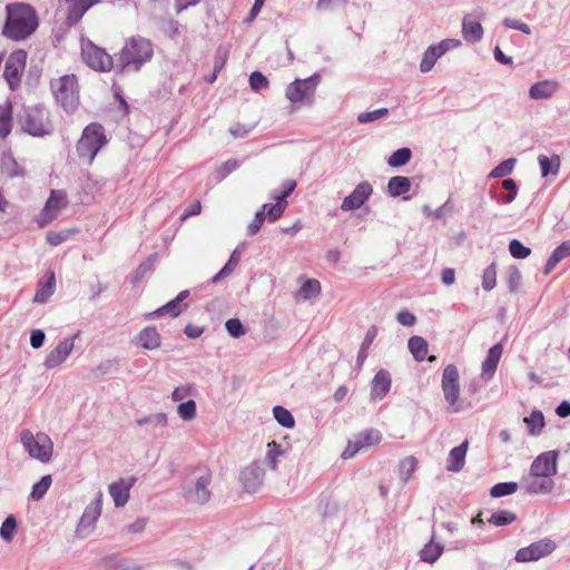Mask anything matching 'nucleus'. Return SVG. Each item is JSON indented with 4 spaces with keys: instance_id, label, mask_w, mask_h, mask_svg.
Wrapping results in <instances>:
<instances>
[{
    "instance_id": "nucleus-40",
    "label": "nucleus",
    "mask_w": 570,
    "mask_h": 570,
    "mask_svg": "<svg viewBox=\"0 0 570 570\" xmlns=\"http://www.w3.org/2000/svg\"><path fill=\"white\" fill-rule=\"evenodd\" d=\"M284 454L281 445L276 441H271L267 443V451L265 455V462L269 466L271 470L277 469L278 458Z\"/></svg>"
},
{
    "instance_id": "nucleus-9",
    "label": "nucleus",
    "mask_w": 570,
    "mask_h": 570,
    "mask_svg": "<svg viewBox=\"0 0 570 570\" xmlns=\"http://www.w3.org/2000/svg\"><path fill=\"white\" fill-rule=\"evenodd\" d=\"M102 497V492L99 491L95 499L85 508V511L76 529V534L78 538L85 539L94 532L96 522L101 515Z\"/></svg>"
},
{
    "instance_id": "nucleus-21",
    "label": "nucleus",
    "mask_w": 570,
    "mask_h": 570,
    "mask_svg": "<svg viewBox=\"0 0 570 570\" xmlns=\"http://www.w3.org/2000/svg\"><path fill=\"white\" fill-rule=\"evenodd\" d=\"M520 487L529 494H547L552 491L554 481L552 478H543L529 472L522 478Z\"/></svg>"
},
{
    "instance_id": "nucleus-1",
    "label": "nucleus",
    "mask_w": 570,
    "mask_h": 570,
    "mask_svg": "<svg viewBox=\"0 0 570 570\" xmlns=\"http://www.w3.org/2000/svg\"><path fill=\"white\" fill-rule=\"evenodd\" d=\"M7 20L3 35L12 40L20 41L32 35L38 27V17L35 9L27 3H9L6 7Z\"/></svg>"
},
{
    "instance_id": "nucleus-3",
    "label": "nucleus",
    "mask_w": 570,
    "mask_h": 570,
    "mask_svg": "<svg viewBox=\"0 0 570 570\" xmlns=\"http://www.w3.org/2000/svg\"><path fill=\"white\" fill-rule=\"evenodd\" d=\"M19 122L24 132L35 137L49 135L53 130L49 111L42 106L24 108L19 115Z\"/></svg>"
},
{
    "instance_id": "nucleus-25",
    "label": "nucleus",
    "mask_w": 570,
    "mask_h": 570,
    "mask_svg": "<svg viewBox=\"0 0 570 570\" xmlns=\"http://www.w3.org/2000/svg\"><path fill=\"white\" fill-rule=\"evenodd\" d=\"M502 352L503 348L501 344H495L489 350L488 355L482 363V377L485 381H489L494 375L499 361L502 356Z\"/></svg>"
},
{
    "instance_id": "nucleus-16",
    "label": "nucleus",
    "mask_w": 570,
    "mask_h": 570,
    "mask_svg": "<svg viewBox=\"0 0 570 570\" xmlns=\"http://www.w3.org/2000/svg\"><path fill=\"white\" fill-rule=\"evenodd\" d=\"M26 60L27 53L23 50H17L8 57L3 73L11 89L20 82Z\"/></svg>"
},
{
    "instance_id": "nucleus-10",
    "label": "nucleus",
    "mask_w": 570,
    "mask_h": 570,
    "mask_svg": "<svg viewBox=\"0 0 570 570\" xmlns=\"http://www.w3.org/2000/svg\"><path fill=\"white\" fill-rule=\"evenodd\" d=\"M442 391L444 399L450 406L452 412H460L462 406L459 403L460 396V384H459V371L453 365H448L442 374Z\"/></svg>"
},
{
    "instance_id": "nucleus-30",
    "label": "nucleus",
    "mask_w": 570,
    "mask_h": 570,
    "mask_svg": "<svg viewBox=\"0 0 570 570\" xmlns=\"http://www.w3.org/2000/svg\"><path fill=\"white\" fill-rule=\"evenodd\" d=\"M570 256V239L562 242L550 255L544 267V274L548 275L562 259Z\"/></svg>"
},
{
    "instance_id": "nucleus-13",
    "label": "nucleus",
    "mask_w": 570,
    "mask_h": 570,
    "mask_svg": "<svg viewBox=\"0 0 570 570\" xmlns=\"http://www.w3.org/2000/svg\"><path fill=\"white\" fill-rule=\"evenodd\" d=\"M68 204L67 195L62 190H51L43 209L37 217V223L40 227L46 226L53 220L58 214L66 208Z\"/></svg>"
},
{
    "instance_id": "nucleus-12",
    "label": "nucleus",
    "mask_w": 570,
    "mask_h": 570,
    "mask_svg": "<svg viewBox=\"0 0 570 570\" xmlns=\"http://www.w3.org/2000/svg\"><path fill=\"white\" fill-rule=\"evenodd\" d=\"M81 53L85 62L95 70L109 71L114 67L112 58L90 41L82 43Z\"/></svg>"
},
{
    "instance_id": "nucleus-39",
    "label": "nucleus",
    "mask_w": 570,
    "mask_h": 570,
    "mask_svg": "<svg viewBox=\"0 0 570 570\" xmlns=\"http://www.w3.org/2000/svg\"><path fill=\"white\" fill-rule=\"evenodd\" d=\"M417 460L414 456H406L399 464V475L403 483L409 482L416 470Z\"/></svg>"
},
{
    "instance_id": "nucleus-58",
    "label": "nucleus",
    "mask_w": 570,
    "mask_h": 570,
    "mask_svg": "<svg viewBox=\"0 0 570 570\" xmlns=\"http://www.w3.org/2000/svg\"><path fill=\"white\" fill-rule=\"evenodd\" d=\"M502 187L508 190V194L503 195L501 197V202L504 204L512 203L515 199L517 194H518V188H517L515 181L511 178L504 179L502 181Z\"/></svg>"
},
{
    "instance_id": "nucleus-44",
    "label": "nucleus",
    "mask_w": 570,
    "mask_h": 570,
    "mask_svg": "<svg viewBox=\"0 0 570 570\" xmlns=\"http://www.w3.org/2000/svg\"><path fill=\"white\" fill-rule=\"evenodd\" d=\"M412 151L410 148L403 147L395 150L387 159V164L391 167H401L410 161Z\"/></svg>"
},
{
    "instance_id": "nucleus-61",
    "label": "nucleus",
    "mask_w": 570,
    "mask_h": 570,
    "mask_svg": "<svg viewBox=\"0 0 570 570\" xmlns=\"http://www.w3.org/2000/svg\"><path fill=\"white\" fill-rule=\"evenodd\" d=\"M503 24L507 27V28H510V29H514V30H519L525 35H530L531 33V29L530 27L524 23V22H521L517 19H513V18H505L503 19Z\"/></svg>"
},
{
    "instance_id": "nucleus-41",
    "label": "nucleus",
    "mask_w": 570,
    "mask_h": 570,
    "mask_svg": "<svg viewBox=\"0 0 570 570\" xmlns=\"http://www.w3.org/2000/svg\"><path fill=\"white\" fill-rule=\"evenodd\" d=\"M273 414L275 420L279 425L286 429H292L295 425V419L293 414L285 407L281 405H276L273 409Z\"/></svg>"
},
{
    "instance_id": "nucleus-27",
    "label": "nucleus",
    "mask_w": 570,
    "mask_h": 570,
    "mask_svg": "<svg viewBox=\"0 0 570 570\" xmlns=\"http://www.w3.org/2000/svg\"><path fill=\"white\" fill-rule=\"evenodd\" d=\"M468 441H464L459 446L453 448L448 456V471L459 472L463 469L465 463V455L468 451Z\"/></svg>"
},
{
    "instance_id": "nucleus-33",
    "label": "nucleus",
    "mask_w": 570,
    "mask_h": 570,
    "mask_svg": "<svg viewBox=\"0 0 570 570\" xmlns=\"http://www.w3.org/2000/svg\"><path fill=\"white\" fill-rule=\"evenodd\" d=\"M186 307H187V305H181L174 298L170 302H168L167 304H165L164 306L157 308L156 311L146 314L145 317L147 320H153V318L161 317L166 314H169L173 317H177Z\"/></svg>"
},
{
    "instance_id": "nucleus-62",
    "label": "nucleus",
    "mask_w": 570,
    "mask_h": 570,
    "mask_svg": "<svg viewBox=\"0 0 570 570\" xmlns=\"http://www.w3.org/2000/svg\"><path fill=\"white\" fill-rule=\"evenodd\" d=\"M194 392V387L191 385H183L176 387L171 393V399L174 401H183L187 396L191 395Z\"/></svg>"
},
{
    "instance_id": "nucleus-4",
    "label": "nucleus",
    "mask_w": 570,
    "mask_h": 570,
    "mask_svg": "<svg viewBox=\"0 0 570 570\" xmlns=\"http://www.w3.org/2000/svg\"><path fill=\"white\" fill-rule=\"evenodd\" d=\"M51 90L66 112H73L79 105L78 81L75 75H65L51 81Z\"/></svg>"
},
{
    "instance_id": "nucleus-22",
    "label": "nucleus",
    "mask_w": 570,
    "mask_h": 570,
    "mask_svg": "<svg viewBox=\"0 0 570 570\" xmlns=\"http://www.w3.org/2000/svg\"><path fill=\"white\" fill-rule=\"evenodd\" d=\"M264 470L257 462H253L240 472V482L247 492H256L264 482Z\"/></svg>"
},
{
    "instance_id": "nucleus-31",
    "label": "nucleus",
    "mask_w": 570,
    "mask_h": 570,
    "mask_svg": "<svg viewBox=\"0 0 570 570\" xmlns=\"http://www.w3.org/2000/svg\"><path fill=\"white\" fill-rule=\"evenodd\" d=\"M444 547L443 544L435 542L432 537L430 542H428L420 551V559L426 563H434L443 553Z\"/></svg>"
},
{
    "instance_id": "nucleus-8",
    "label": "nucleus",
    "mask_w": 570,
    "mask_h": 570,
    "mask_svg": "<svg viewBox=\"0 0 570 570\" xmlns=\"http://www.w3.org/2000/svg\"><path fill=\"white\" fill-rule=\"evenodd\" d=\"M320 82L321 75L317 72L305 79H295L286 87L285 96L292 104L311 105Z\"/></svg>"
},
{
    "instance_id": "nucleus-34",
    "label": "nucleus",
    "mask_w": 570,
    "mask_h": 570,
    "mask_svg": "<svg viewBox=\"0 0 570 570\" xmlns=\"http://www.w3.org/2000/svg\"><path fill=\"white\" fill-rule=\"evenodd\" d=\"M55 289H56V278H55V274L51 272L46 282L39 283L38 289L33 297V302L46 303L48 301V298L55 293Z\"/></svg>"
},
{
    "instance_id": "nucleus-38",
    "label": "nucleus",
    "mask_w": 570,
    "mask_h": 570,
    "mask_svg": "<svg viewBox=\"0 0 570 570\" xmlns=\"http://www.w3.org/2000/svg\"><path fill=\"white\" fill-rule=\"evenodd\" d=\"M524 423L531 435H538L544 426V416L542 412L533 411L529 416L524 417Z\"/></svg>"
},
{
    "instance_id": "nucleus-28",
    "label": "nucleus",
    "mask_w": 570,
    "mask_h": 570,
    "mask_svg": "<svg viewBox=\"0 0 570 570\" xmlns=\"http://www.w3.org/2000/svg\"><path fill=\"white\" fill-rule=\"evenodd\" d=\"M99 0H73L68 10V21L71 24H76L82 16Z\"/></svg>"
},
{
    "instance_id": "nucleus-19",
    "label": "nucleus",
    "mask_w": 570,
    "mask_h": 570,
    "mask_svg": "<svg viewBox=\"0 0 570 570\" xmlns=\"http://www.w3.org/2000/svg\"><path fill=\"white\" fill-rule=\"evenodd\" d=\"M135 476L121 478L108 485V492L116 508H122L130 498V490L135 485Z\"/></svg>"
},
{
    "instance_id": "nucleus-37",
    "label": "nucleus",
    "mask_w": 570,
    "mask_h": 570,
    "mask_svg": "<svg viewBox=\"0 0 570 570\" xmlns=\"http://www.w3.org/2000/svg\"><path fill=\"white\" fill-rule=\"evenodd\" d=\"M538 161L540 165L541 176L547 177L549 174L557 175L560 168V157L554 155L549 158L546 155H540L538 157Z\"/></svg>"
},
{
    "instance_id": "nucleus-26",
    "label": "nucleus",
    "mask_w": 570,
    "mask_h": 570,
    "mask_svg": "<svg viewBox=\"0 0 570 570\" xmlns=\"http://www.w3.org/2000/svg\"><path fill=\"white\" fill-rule=\"evenodd\" d=\"M136 344L145 350H156L161 345V336L154 326H147L136 336Z\"/></svg>"
},
{
    "instance_id": "nucleus-63",
    "label": "nucleus",
    "mask_w": 570,
    "mask_h": 570,
    "mask_svg": "<svg viewBox=\"0 0 570 570\" xmlns=\"http://www.w3.org/2000/svg\"><path fill=\"white\" fill-rule=\"evenodd\" d=\"M46 340L45 332L42 330H32L30 334V345L33 348H40Z\"/></svg>"
},
{
    "instance_id": "nucleus-55",
    "label": "nucleus",
    "mask_w": 570,
    "mask_h": 570,
    "mask_svg": "<svg viewBox=\"0 0 570 570\" xmlns=\"http://www.w3.org/2000/svg\"><path fill=\"white\" fill-rule=\"evenodd\" d=\"M249 86L254 91H259L268 88L269 81L262 72L253 71L249 76Z\"/></svg>"
},
{
    "instance_id": "nucleus-53",
    "label": "nucleus",
    "mask_w": 570,
    "mask_h": 570,
    "mask_svg": "<svg viewBox=\"0 0 570 570\" xmlns=\"http://www.w3.org/2000/svg\"><path fill=\"white\" fill-rule=\"evenodd\" d=\"M510 254L518 259L527 258L531 254V249L525 247L520 240L512 239L509 244Z\"/></svg>"
},
{
    "instance_id": "nucleus-54",
    "label": "nucleus",
    "mask_w": 570,
    "mask_h": 570,
    "mask_svg": "<svg viewBox=\"0 0 570 570\" xmlns=\"http://www.w3.org/2000/svg\"><path fill=\"white\" fill-rule=\"evenodd\" d=\"M387 114H389L387 108H380V109H375L373 111L361 112L357 116V121L360 124L373 122L380 118L385 117Z\"/></svg>"
},
{
    "instance_id": "nucleus-50",
    "label": "nucleus",
    "mask_w": 570,
    "mask_h": 570,
    "mask_svg": "<svg viewBox=\"0 0 570 570\" xmlns=\"http://www.w3.org/2000/svg\"><path fill=\"white\" fill-rule=\"evenodd\" d=\"M377 335V328L376 326H371L367 332H366V335L364 337V341L361 345V350L358 352V355H357V362L360 364H362L366 357V351L368 350V347L371 346V344L373 343V341L375 340Z\"/></svg>"
},
{
    "instance_id": "nucleus-47",
    "label": "nucleus",
    "mask_w": 570,
    "mask_h": 570,
    "mask_svg": "<svg viewBox=\"0 0 570 570\" xmlns=\"http://www.w3.org/2000/svg\"><path fill=\"white\" fill-rule=\"evenodd\" d=\"M515 519L517 517L513 512L508 510H500L492 513L491 518L489 519V522L497 527H503L511 524Z\"/></svg>"
},
{
    "instance_id": "nucleus-45",
    "label": "nucleus",
    "mask_w": 570,
    "mask_h": 570,
    "mask_svg": "<svg viewBox=\"0 0 570 570\" xmlns=\"http://www.w3.org/2000/svg\"><path fill=\"white\" fill-rule=\"evenodd\" d=\"M238 262H239V257L237 255V252L234 250L233 254L230 255L228 262L224 265V267L212 278V282L213 283H218L219 281H222L223 278L227 277L228 275H230L234 269L236 268V266L238 265Z\"/></svg>"
},
{
    "instance_id": "nucleus-48",
    "label": "nucleus",
    "mask_w": 570,
    "mask_h": 570,
    "mask_svg": "<svg viewBox=\"0 0 570 570\" xmlns=\"http://www.w3.org/2000/svg\"><path fill=\"white\" fill-rule=\"evenodd\" d=\"M51 475H45L40 479L39 482H37L36 484H33L32 487V491H31V498L36 501L40 500L43 498V495L47 493V491L49 490L50 485H51Z\"/></svg>"
},
{
    "instance_id": "nucleus-18",
    "label": "nucleus",
    "mask_w": 570,
    "mask_h": 570,
    "mask_svg": "<svg viewBox=\"0 0 570 570\" xmlns=\"http://www.w3.org/2000/svg\"><path fill=\"white\" fill-rule=\"evenodd\" d=\"M373 194V187L368 181H362L346 196L342 204L343 212H350L361 208Z\"/></svg>"
},
{
    "instance_id": "nucleus-32",
    "label": "nucleus",
    "mask_w": 570,
    "mask_h": 570,
    "mask_svg": "<svg viewBox=\"0 0 570 570\" xmlns=\"http://www.w3.org/2000/svg\"><path fill=\"white\" fill-rule=\"evenodd\" d=\"M272 198L275 200V203L264 204L262 208L267 214V219L273 223L282 217L288 203L287 200L283 199V197H277L275 194L272 195Z\"/></svg>"
},
{
    "instance_id": "nucleus-52",
    "label": "nucleus",
    "mask_w": 570,
    "mask_h": 570,
    "mask_svg": "<svg viewBox=\"0 0 570 570\" xmlns=\"http://www.w3.org/2000/svg\"><path fill=\"white\" fill-rule=\"evenodd\" d=\"M177 413L184 421H190L196 416V403L194 400L181 402L177 406Z\"/></svg>"
},
{
    "instance_id": "nucleus-2",
    "label": "nucleus",
    "mask_w": 570,
    "mask_h": 570,
    "mask_svg": "<svg viewBox=\"0 0 570 570\" xmlns=\"http://www.w3.org/2000/svg\"><path fill=\"white\" fill-rule=\"evenodd\" d=\"M153 56L154 46L151 41L140 36H134L125 42L115 68L118 71L125 69L138 71L146 62L150 61Z\"/></svg>"
},
{
    "instance_id": "nucleus-24",
    "label": "nucleus",
    "mask_w": 570,
    "mask_h": 570,
    "mask_svg": "<svg viewBox=\"0 0 570 570\" xmlns=\"http://www.w3.org/2000/svg\"><path fill=\"white\" fill-rule=\"evenodd\" d=\"M560 88L556 79H546L533 83L529 89V97L532 100H543L553 97Z\"/></svg>"
},
{
    "instance_id": "nucleus-29",
    "label": "nucleus",
    "mask_w": 570,
    "mask_h": 570,
    "mask_svg": "<svg viewBox=\"0 0 570 570\" xmlns=\"http://www.w3.org/2000/svg\"><path fill=\"white\" fill-rule=\"evenodd\" d=\"M410 189L411 179L406 176L391 177L386 186V193L394 198L406 194Z\"/></svg>"
},
{
    "instance_id": "nucleus-56",
    "label": "nucleus",
    "mask_w": 570,
    "mask_h": 570,
    "mask_svg": "<svg viewBox=\"0 0 570 570\" xmlns=\"http://www.w3.org/2000/svg\"><path fill=\"white\" fill-rule=\"evenodd\" d=\"M521 273L515 266H510L507 273V282L510 292H517L521 285Z\"/></svg>"
},
{
    "instance_id": "nucleus-7",
    "label": "nucleus",
    "mask_w": 570,
    "mask_h": 570,
    "mask_svg": "<svg viewBox=\"0 0 570 570\" xmlns=\"http://www.w3.org/2000/svg\"><path fill=\"white\" fill-rule=\"evenodd\" d=\"M212 473L207 470L187 479L183 484V495L186 501L195 504H205L210 500L209 485Z\"/></svg>"
},
{
    "instance_id": "nucleus-11",
    "label": "nucleus",
    "mask_w": 570,
    "mask_h": 570,
    "mask_svg": "<svg viewBox=\"0 0 570 570\" xmlns=\"http://www.w3.org/2000/svg\"><path fill=\"white\" fill-rule=\"evenodd\" d=\"M382 440V434L379 430H365L351 440L346 449L342 453L343 459H352L358 452L364 451L371 446L379 444Z\"/></svg>"
},
{
    "instance_id": "nucleus-14",
    "label": "nucleus",
    "mask_w": 570,
    "mask_h": 570,
    "mask_svg": "<svg viewBox=\"0 0 570 570\" xmlns=\"http://www.w3.org/2000/svg\"><path fill=\"white\" fill-rule=\"evenodd\" d=\"M77 337L78 334H75L73 336L66 337L59 341L58 344L55 347H52L46 355L43 366L47 370H52L63 364L71 355L75 348V341Z\"/></svg>"
},
{
    "instance_id": "nucleus-36",
    "label": "nucleus",
    "mask_w": 570,
    "mask_h": 570,
    "mask_svg": "<svg viewBox=\"0 0 570 570\" xmlns=\"http://www.w3.org/2000/svg\"><path fill=\"white\" fill-rule=\"evenodd\" d=\"M444 53L441 52V49L438 47V45H432L428 47V49L424 51L421 63H420V70L423 73H426L431 71L438 61L439 58H441Z\"/></svg>"
},
{
    "instance_id": "nucleus-23",
    "label": "nucleus",
    "mask_w": 570,
    "mask_h": 570,
    "mask_svg": "<svg viewBox=\"0 0 570 570\" xmlns=\"http://www.w3.org/2000/svg\"><path fill=\"white\" fill-rule=\"evenodd\" d=\"M391 375L386 370H380L371 382V401H379L385 397L391 389Z\"/></svg>"
},
{
    "instance_id": "nucleus-46",
    "label": "nucleus",
    "mask_w": 570,
    "mask_h": 570,
    "mask_svg": "<svg viewBox=\"0 0 570 570\" xmlns=\"http://www.w3.org/2000/svg\"><path fill=\"white\" fill-rule=\"evenodd\" d=\"M519 489L517 482H502L494 484L490 490V495L493 498H501L504 495L513 494Z\"/></svg>"
},
{
    "instance_id": "nucleus-20",
    "label": "nucleus",
    "mask_w": 570,
    "mask_h": 570,
    "mask_svg": "<svg viewBox=\"0 0 570 570\" xmlns=\"http://www.w3.org/2000/svg\"><path fill=\"white\" fill-rule=\"evenodd\" d=\"M557 451H548L538 455L530 466V472L543 478H552L557 473Z\"/></svg>"
},
{
    "instance_id": "nucleus-35",
    "label": "nucleus",
    "mask_w": 570,
    "mask_h": 570,
    "mask_svg": "<svg viewBox=\"0 0 570 570\" xmlns=\"http://www.w3.org/2000/svg\"><path fill=\"white\" fill-rule=\"evenodd\" d=\"M407 346L415 361L422 362L426 358L429 344L422 336H412Z\"/></svg>"
},
{
    "instance_id": "nucleus-64",
    "label": "nucleus",
    "mask_w": 570,
    "mask_h": 570,
    "mask_svg": "<svg viewBox=\"0 0 570 570\" xmlns=\"http://www.w3.org/2000/svg\"><path fill=\"white\" fill-rule=\"evenodd\" d=\"M147 525V519L146 518H138L132 523L126 525V531L128 533H140L146 529Z\"/></svg>"
},
{
    "instance_id": "nucleus-60",
    "label": "nucleus",
    "mask_w": 570,
    "mask_h": 570,
    "mask_svg": "<svg viewBox=\"0 0 570 570\" xmlns=\"http://www.w3.org/2000/svg\"><path fill=\"white\" fill-rule=\"evenodd\" d=\"M70 230L49 232L47 234V242L52 246H58L68 239Z\"/></svg>"
},
{
    "instance_id": "nucleus-42",
    "label": "nucleus",
    "mask_w": 570,
    "mask_h": 570,
    "mask_svg": "<svg viewBox=\"0 0 570 570\" xmlns=\"http://www.w3.org/2000/svg\"><path fill=\"white\" fill-rule=\"evenodd\" d=\"M320 293H321V284L316 279L305 281L298 291V295L303 299L314 298V297L318 296Z\"/></svg>"
},
{
    "instance_id": "nucleus-59",
    "label": "nucleus",
    "mask_w": 570,
    "mask_h": 570,
    "mask_svg": "<svg viewBox=\"0 0 570 570\" xmlns=\"http://www.w3.org/2000/svg\"><path fill=\"white\" fill-rule=\"evenodd\" d=\"M139 425L151 424L155 428H164L167 424V416L164 413H157L137 421Z\"/></svg>"
},
{
    "instance_id": "nucleus-51",
    "label": "nucleus",
    "mask_w": 570,
    "mask_h": 570,
    "mask_svg": "<svg viewBox=\"0 0 570 570\" xmlns=\"http://www.w3.org/2000/svg\"><path fill=\"white\" fill-rule=\"evenodd\" d=\"M514 164H515V159L514 158H509L502 163H500L498 166H495L489 177L490 178H499V177H504L507 175H510L514 168Z\"/></svg>"
},
{
    "instance_id": "nucleus-43",
    "label": "nucleus",
    "mask_w": 570,
    "mask_h": 570,
    "mask_svg": "<svg viewBox=\"0 0 570 570\" xmlns=\"http://www.w3.org/2000/svg\"><path fill=\"white\" fill-rule=\"evenodd\" d=\"M17 520L13 515H8L0 527V537L6 542H11L17 532Z\"/></svg>"
},
{
    "instance_id": "nucleus-15",
    "label": "nucleus",
    "mask_w": 570,
    "mask_h": 570,
    "mask_svg": "<svg viewBox=\"0 0 570 570\" xmlns=\"http://www.w3.org/2000/svg\"><path fill=\"white\" fill-rule=\"evenodd\" d=\"M485 17L482 9H475L473 12L466 14L462 21V35L468 42H479L483 37V28L481 20Z\"/></svg>"
},
{
    "instance_id": "nucleus-17",
    "label": "nucleus",
    "mask_w": 570,
    "mask_h": 570,
    "mask_svg": "<svg viewBox=\"0 0 570 570\" xmlns=\"http://www.w3.org/2000/svg\"><path fill=\"white\" fill-rule=\"evenodd\" d=\"M556 548V544L550 540H540L530 544L529 547L521 548L515 553L518 562L535 561L550 554Z\"/></svg>"
},
{
    "instance_id": "nucleus-57",
    "label": "nucleus",
    "mask_w": 570,
    "mask_h": 570,
    "mask_svg": "<svg viewBox=\"0 0 570 570\" xmlns=\"http://www.w3.org/2000/svg\"><path fill=\"white\" fill-rule=\"evenodd\" d=\"M225 327L232 337L238 338L245 335L246 330L238 318H230L225 323Z\"/></svg>"
},
{
    "instance_id": "nucleus-5",
    "label": "nucleus",
    "mask_w": 570,
    "mask_h": 570,
    "mask_svg": "<svg viewBox=\"0 0 570 570\" xmlns=\"http://www.w3.org/2000/svg\"><path fill=\"white\" fill-rule=\"evenodd\" d=\"M20 441L28 454L41 463H48L53 453V443L45 432L32 433L23 430L20 433Z\"/></svg>"
},
{
    "instance_id": "nucleus-49",
    "label": "nucleus",
    "mask_w": 570,
    "mask_h": 570,
    "mask_svg": "<svg viewBox=\"0 0 570 570\" xmlns=\"http://www.w3.org/2000/svg\"><path fill=\"white\" fill-rule=\"evenodd\" d=\"M497 285V267L495 264L492 263L489 265L482 275V287L484 291H492Z\"/></svg>"
},
{
    "instance_id": "nucleus-6",
    "label": "nucleus",
    "mask_w": 570,
    "mask_h": 570,
    "mask_svg": "<svg viewBox=\"0 0 570 570\" xmlns=\"http://www.w3.org/2000/svg\"><path fill=\"white\" fill-rule=\"evenodd\" d=\"M107 142L104 128L99 124L88 125L77 144V153L80 158L90 164L100 148Z\"/></svg>"
}]
</instances>
